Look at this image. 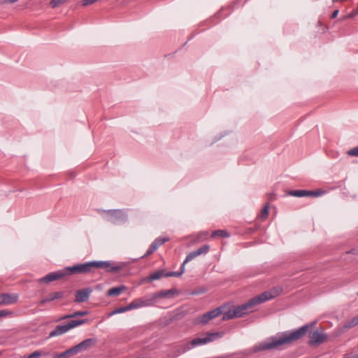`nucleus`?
<instances>
[{
    "mask_svg": "<svg viewBox=\"0 0 358 358\" xmlns=\"http://www.w3.org/2000/svg\"><path fill=\"white\" fill-rule=\"evenodd\" d=\"M209 245H204L202 247L198 248L197 250L189 253L187 256L184 262H182L180 271L177 272H168L166 273H164L162 271H158V279L162 276L165 277H179L185 271V264L189 262V261L192 260L197 256L202 255V254H206L209 250Z\"/></svg>",
    "mask_w": 358,
    "mask_h": 358,
    "instance_id": "nucleus-3",
    "label": "nucleus"
},
{
    "mask_svg": "<svg viewBox=\"0 0 358 358\" xmlns=\"http://www.w3.org/2000/svg\"><path fill=\"white\" fill-rule=\"evenodd\" d=\"M155 294H154L152 299L148 297H143L141 299H137L131 301L129 305L115 309L111 313V315L122 313L132 309L138 308L143 306H147L152 304V301L155 298Z\"/></svg>",
    "mask_w": 358,
    "mask_h": 358,
    "instance_id": "nucleus-5",
    "label": "nucleus"
},
{
    "mask_svg": "<svg viewBox=\"0 0 358 358\" xmlns=\"http://www.w3.org/2000/svg\"><path fill=\"white\" fill-rule=\"evenodd\" d=\"M88 315L87 311H76L72 313L73 318L80 316H85Z\"/></svg>",
    "mask_w": 358,
    "mask_h": 358,
    "instance_id": "nucleus-28",
    "label": "nucleus"
},
{
    "mask_svg": "<svg viewBox=\"0 0 358 358\" xmlns=\"http://www.w3.org/2000/svg\"><path fill=\"white\" fill-rule=\"evenodd\" d=\"M86 322V320H73L65 324L57 325L55 329L50 333L49 337L51 338L62 335L70 329L85 324Z\"/></svg>",
    "mask_w": 358,
    "mask_h": 358,
    "instance_id": "nucleus-8",
    "label": "nucleus"
},
{
    "mask_svg": "<svg viewBox=\"0 0 358 358\" xmlns=\"http://www.w3.org/2000/svg\"><path fill=\"white\" fill-rule=\"evenodd\" d=\"M92 290L90 288L78 290L76 293L75 301L77 303L87 301L89 299L90 295L92 293Z\"/></svg>",
    "mask_w": 358,
    "mask_h": 358,
    "instance_id": "nucleus-15",
    "label": "nucleus"
},
{
    "mask_svg": "<svg viewBox=\"0 0 358 358\" xmlns=\"http://www.w3.org/2000/svg\"><path fill=\"white\" fill-rule=\"evenodd\" d=\"M349 156L358 157V146L353 148L348 151Z\"/></svg>",
    "mask_w": 358,
    "mask_h": 358,
    "instance_id": "nucleus-27",
    "label": "nucleus"
},
{
    "mask_svg": "<svg viewBox=\"0 0 358 358\" xmlns=\"http://www.w3.org/2000/svg\"><path fill=\"white\" fill-rule=\"evenodd\" d=\"M341 2L346 1L347 0H339Z\"/></svg>",
    "mask_w": 358,
    "mask_h": 358,
    "instance_id": "nucleus-35",
    "label": "nucleus"
},
{
    "mask_svg": "<svg viewBox=\"0 0 358 358\" xmlns=\"http://www.w3.org/2000/svg\"><path fill=\"white\" fill-rule=\"evenodd\" d=\"M268 211H269V205L266 204L264 206V207L262 210V212L259 215V217L262 220H264L268 217Z\"/></svg>",
    "mask_w": 358,
    "mask_h": 358,
    "instance_id": "nucleus-23",
    "label": "nucleus"
},
{
    "mask_svg": "<svg viewBox=\"0 0 358 358\" xmlns=\"http://www.w3.org/2000/svg\"><path fill=\"white\" fill-rule=\"evenodd\" d=\"M279 294L278 289L266 291L262 294L250 299L248 302L235 307L224 313L222 320H227L234 317H241L244 315L253 312L256 306L261 304L268 300L272 299Z\"/></svg>",
    "mask_w": 358,
    "mask_h": 358,
    "instance_id": "nucleus-2",
    "label": "nucleus"
},
{
    "mask_svg": "<svg viewBox=\"0 0 358 358\" xmlns=\"http://www.w3.org/2000/svg\"><path fill=\"white\" fill-rule=\"evenodd\" d=\"M220 236V237H229V233L225 230H216L213 232L212 237Z\"/></svg>",
    "mask_w": 358,
    "mask_h": 358,
    "instance_id": "nucleus-24",
    "label": "nucleus"
},
{
    "mask_svg": "<svg viewBox=\"0 0 358 358\" xmlns=\"http://www.w3.org/2000/svg\"><path fill=\"white\" fill-rule=\"evenodd\" d=\"M358 325V315L348 321L343 325L344 329H348Z\"/></svg>",
    "mask_w": 358,
    "mask_h": 358,
    "instance_id": "nucleus-21",
    "label": "nucleus"
},
{
    "mask_svg": "<svg viewBox=\"0 0 358 358\" xmlns=\"http://www.w3.org/2000/svg\"><path fill=\"white\" fill-rule=\"evenodd\" d=\"M78 349H77L76 346L75 345L60 354H57L55 356V358H69L74 355L78 354Z\"/></svg>",
    "mask_w": 358,
    "mask_h": 358,
    "instance_id": "nucleus-18",
    "label": "nucleus"
},
{
    "mask_svg": "<svg viewBox=\"0 0 358 358\" xmlns=\"http://www.w3.org/2000/svg\"><path fill=\"white\" fill-rule=\"evenodd\" d=\"M94 262V268H102L105 271L108 273H117L118 271L122 270L126 264L122 262H113L110 261H93Z\"/></svg>",
    "mask_w": 358,
    "mask_h": 358,
    "instance_id": "nucleus-7",
    "label": "nucleus"
},
{
    "mask_svg": "<svg viewBox=\"0 0 358 358\" xmlns=\"http://www.w3.org/2000/svg\"><path fill=\"white\" fill-rule=\"evenodd\" d=\"M64 294V292H51L46 297L41 300L40 305H43L45 303L50 302L55 299H62Z\"/></svg>",
    "mask_w": 358,
    "mask_h": 358,
    "instance_id": "nucleus-17",
    "label": "nucleus"
},
{
    "mask_svg": "<svg viewBox=\"0 0 358 358\" xmlns=\"http://www.w3.org/2000/svg\"><path fill=\"white\" fill-rule=\"evenodd\" d=\"M157 250V240L154 241L150 246L149 247L148 250H147L146 253L143 256L147 257L150 255H151L152 252H154Z\"/></svg>",
    "mask_w": 358,
    "mask_h": 358,
    "instance_id": "nucleus-25",
    "label": "nucleus"
},
{
    "mask_svg": "<svg viewBox=\"0 0 358 358\" xmlns=\"http://www.w3.org/2000/svg\"><path fill=\"white\" fill-rule=\"evenodd\" d=\"M155 280H157V271L153 272L148 277L141 279L140 284L149 282L153 281Z\"/></svg>",
    "mask_w": 358,
    "mask_h": 358,
    "instance_id": "nucleus-22",
    "label": "nucleus"
},
{
    "mask_svg": "<svg viewBox=\"0 0 358 358\" xmlns=\"http://www.w3.org/2000/svg\"><path fill=\"white\" fill-rule=\"evenodd\" d=\"M127 287L124 285H121L119 287H115L109 289L107 292V295L108 296H119L123 291L126 290Z\"/></svg>",
    "mask_w": 358,
    "mask_h": 358,
    "instance_id": "nucleus-20",
    "label": "nucleus"
},
{
    "mask_svg": "<svg viewBox=\"0 0 358 358\" xmlns=\"http://www.w3.org/2000/svg\"><path fill=\"white\" fill-rule=\"evenodd\" d=\"M107 221L113 224L124 223L128 218L127 212L124 209H112L103 210Z\"/></svg>",
    "mask_w": 358,
    "mask_h": 358,
    "instance_id": "nucleus-6",
    "label": "nucleus"
},
{
    "mask_svg": "<svg viewBox=\"0 0 358 358\" xmlns=\"http://www.w3.org/2000/svg\"><path fill=\"white\" fill-rule=\"evenodd\" d=\"M222 308H217L213 310H210L201 316L199 318V322L201 324H206L210 320L216 318L222 314Z\"/></svg>",
    "mask_w": 358,
    "mask_h": 358,
    "instance_id": "nucleus-13",
    "label": "nucleus"
},
{
    "mask_svg": "<svg viewBox=\"0 0 358 358\" xmlns=\"http://www.w3.org/2000/svg\"><path fill=\"white\" fill-rule=\"evenodd\" d=\"M18 299V294L15 293L0 294V306L15 303Z\"/></svg>",
    "mask_w": 358,
    "mask_h": 358,
    "instance_id": "nucleus-14",
    "label": "nucleus"
},
{
    "mask_svg": "<svg viewBox=\"0 0 358 358\" xmlns=\"http://www.w3.org/2000/svg\"><path fill=\"white\" fill-rule=\"evenodd\" d=\"M97 342V340L94 338H87L76 345L78 352L87 350L92 347L94 346Z\"/></svg>",
    "mask_w": 358,
    "mask_h": 358,
    "instance_id": "nucleus-16",
    "label": "nucleus"
},
{
    "mask_svg": "<svg viewBox=\"0 0 358 358\" xmlns=\"http://www.w3.org/2000/svg\"><path fill=\"white\" fill-rule=\"evenodd\" d=\"M66 275H67V272H66V269L64 268V270L50 273L45 277L41 278L39 281L41 282L48 283L50 282L61 279Z\"/></svg>",
    "mask_w": 358,
    "mask_h": 358,
    "instance_id": "nucleus-12",
    "label": "nucleus"
},
{
    "mask_svg": "<svg viewBox=\"0 0 358 358\" xmlns=\"http://www.w3.org/2000/svg\"><path fill=\"white\" fill-rule=\"evenodd\" d=\"M322 192H320L319 190L310 191V190H305V189L291 190L287 192V195L295 196V197H304V196L317 197V196L322 195Z\"/></svg>",
    "mask_w": 358,
    "mask_h": 358,
    "instance_id": "nucleus-11",
    "label": "nucleus"
},
{
    "mask_svg": "<svg viewBox=\"0 0 358 358\" xmlns=\"http://www.w3.org/2000/svg\"><path fill=\"white\" fill-rule=\"evenodd\" d=\"M357 296H358V292H357Z\"/></svg>",
    "mask_w": 358,
    "mask_h": 358,
    "instance_id": "nucleus-36",
    "label": "nucleus"
},
{
    "mask_svg": "<svg viewBox=\"0 0 358 358\" xmlns=\"http://www.w3.org/2000/svg\"><path fill=\"white\" fill-rule=\"evenodd\" d=\"M18 0H3L2 3H13L17 1Z\"/></svg>",
    "mask_w": 358,
    "mask_h": 358,
    "instance_id": "nucleus-32",
    "label": "nucleus"
},
{
    "mask_svg": "<svg viewBox=\"0 0 358 358\" xmlns=\"http://www.w3.org/2000/svg\"><path fill=\"white\" fill-rule=\"evenodd\" d=\"M169 240V237H158V245L164 244Z\"/></svg>",
    "mask_w": 358,
    "mask_h": 358,
    "instance_id": "nucleus-31",
    "label": "nucleus"
},
{
    "mask_svg": "<svg viewBox=\"0 0 358 358\" xmlns=\"http://www.w3.org/2000/svg\"><path fill=\"white\" fill-rule=\"evenodd\" d=\"M68 0H51L50 1V6L52 8H57V6L66 3Z\"/></svg>",
    "mask_w": 358,
    "mask_h": 358,
    "instance_id": "nucleus-26",
    "label": "nucleus"
},
{
    "mask_svg": "<svg viewBox=\"0 0 358 358\" xmlns=\"http://www.w3.org/2000/svg\"><path fill=\"white\" fill-rule=\"evenodd\" d=\"M41 355V351L36 350L31 353L27 358H39Z\"/></svg>",
    "mask_w": 358,
    "mask_h": 358,
    "instance_id": "nucleus-30",
    "label": "nucleus"
},
{
    "mask_svg": "<svg viewBox=\"0 0 358 358\" xmlns=\"http://www.w3.org/2000/svg\"><path fill=\"white\" fill-rule=\"evenodd\" d=\"M220 336V333H208L205 338H196L185 344L180 345L178 351L180 353H185L194 347L212 342Z\"/></svg>",
    "mask_w": 358,
    "mask_h": 358,
    "instance_id": "nucleus-4",
    "label": "nucleus"
},
{
    "mask_svg": "<svg viewBox=\"0 0 358 358\" xmlns=\"http://www.w3.org/2000/svg\"><path fill=\"white\" fill-rule=\"evenodd\" d=\"M327 338V335L323 331L319 329L311 330L308 334V344L310 346H317L324 343Z\"/></svg>",
    "mask_w": 358,
    "mask_h": 358,
    "instance_id": "nucleus-10",
    "label": "nucleus"
},
{
    "mask_svg": "<svg viewBox=\"0 0 358 358\" xmlns=\"http://www.w3.org/2000/svg\"><path fill=\"white\" fill-rule=\"evenodd\" d=\"M316 322L306 324L300 328L286 331L278 334L276 336L270 337L268 341L255 345L253 348L254 352H257L262 350H268L273 349H282L285 345H290L294 342L302 338L308 332V329L313 327Z\"/></svg>",
    "mask_w": 358,
    "mask_h": 358,
    "instance_id": "nucleus-1",
    "label": "nucleus"
},
{
    "mask_svg": "<svg viewBox=\"0 0 358 358\" xmlns=\"http://www.w3.org/2000/svg\"><path fill=\"white\" fill-rule=\"evenodd\" d=\"M67 275L76 273H89L94 269V262L78 264L65 268Z\"/></svg>",
    "mask_w": 358,
    "mask_h": 358,
    "instance_id": "nucleus-9",
    "label": "nucleus"
},
{
    "mask_svg": "<svg viewBox=\"0 0 358 358\" xmlns=\"http://www.w3.org/2000/svg\"><path fill=\"white\" fill-rule=\"evenodd\" d=\"M69 318H73L72 314L64 315L59 320H66V319H69Z\"/></svg>",
    "mask_w": 358,
    "mask_h": 358,
    "instance_id": "nucleus-33",
    "label": "nucleus"
},
{
    "mask_svg": "<svg viewBox=\"0 0 358 358\" xmlns=\"http://www.w3.org/2000/svg\"><path fill=\"white\" fill-rule=\"evenodd\" d=\"M338 12H339V11H338V9L335 10L332 13L331 17V18H335V17H337V15H338Z\"/></svg>",
    "mask_w": 358,
    "mask_h": 358,
    "instance_id": "nucleus-34",
    "label": "nucleus"
},
{
    "mask_svg": "<svg viewBox=\"0 0 358 358\" xmlns=\"http://www.w3.org/2000/svg\"><path fill=\"white\" fill-rule=\"evenodd\" d=\"M13 313L8 310H0V318L11 315Z\"/></svg>",
    "mask_w": 358,
    "mask_h": 358,
    "instance_id": "nucleus-29",
    "label": "nucleus"
},
{
    "mask_svg": "<svg viewBox=\"0 0 358 358\" xmlns=\"http://www.w3.org/2000/svg\"><path fill=\"white\" fill-rule=\"evenodd\" d=\"M178 294V291L176 289H170L167 290L158 292V298H173Z\"/></svg>",
    "mask_w": 358,
    "mask_h": 358,
    "instance_id": "nucleus-19",
    "label": "nucleus"
}]
</instances>
